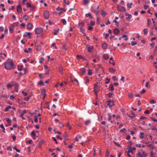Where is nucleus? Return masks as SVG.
Here are the masks:
<instances>
[{"instance_id": "1", "label": "nucleus", "mask_w": 157, "mask_h": 157, "mask_svg": "<svg viewBox=\"0 0 157 157\" xmlns=\"http://www.w3.org/2000/svg\"><path fill=\"white\" fill-rule=\"evenodd\" d=\"M5 68L6 70H10L13 67V63L11 61L6 62L4 63Z\"/></svg>"}, {"instance_id": "2", "label": "nucleus", "mask_w": 157, "mask_h": 157, "mask_svg": "<svg viewBox=\"0 0 157 157\" xmlns=\"http://www.w3.org/2000/svg\"><path fill=\"white\" fill-rule=\"evenodd\" d=\"M43 32V29L41 28H37L35 30V32L36 34H40Z\"/></svg>"}, {"instance_id": "3", "label": "nucleus", "mask_w": 157, "mask_h": 157, "mask_svg": "<svg viewBox=\"0 0 157 157\" xmlns=\"http://www.w3.org/2000/svg\"><path fill=\"white\" fill-rule=\"evenodd\" d=\"M107 105L109 108H111L113 105H114L113 101L111 100H109L107 102Z\"/></svg>"}, {"instance_id": "4", "label": "nucleus", "mask_w": 157, "mask_h": 157, "mask_svg": "<svg viewBox=\"0 0 157 157\" xmlns=\"http://www.w3.org/2000/svg\"><path fill=\"white\" fill-rule=\"evenodd\" d=\"M117 9L119 11L121 12L125 11L124 7H122L121 6H118L117 7Z\"/></svg>"}, {"instance_id": "5", "label": "nucleus", "mask_w": 157, "mask_h": 157, "mask_svg": "<svg viewBox=\"0 0 157 157\" xmlns=\"http://www.w3.org/2000/svg\"><path fill=\"white\" fill-rule=\"evenodd\" d=\"M44 16L46 19L48 18L49 17V13L47 11H45L44 13Z\"/></svg>"}, {"instance_id": "6", "label": "nucleus", "mask_w": 157, "mask_h": 157, "mask_svg": "<svg viewBox=\"0 0 157 157\" xmlns=\"http://www.w3.org/2000/svg\"><path fill=\"white\" fill-rule=\"evenodd\" d=\"M138 155L140 156V157H146L147 155L145 153L144 151H143L142 154H141L139 152Z\"/></svg>"}, {"instance_id": "7", "label": "nucleus", "mask_w": 157, "mask_h": 157, "mask_svg": "<svg viewBox=\"0 0 157 157\" xmlns=\"http://www.w3.org/2000/svg\"><path fill=\"white\" fill-rule=\"evenodd\" d=\"M27 27L28 29L30 30L33 28V25L31 23H28L27 25Z\"/></svg>"}, {"instance_id": "8", "label": "nucleus", "mask_w": 157, "mask_h": 157, "mask_svg": "<svg viewBox=\"0 0 157 157\" xmlns=\"http://www.w3.org/2000/svg\"><path fill=\"white\" fill-rule=\"evenodd\" d=\"M22 9L20 5H18L17 7V12L19 13H21Z\"/></svg>"}, {"instance_id": "9", "label": "nucleus", "mask_w": 157, "mask_h": 157, "mask_svg": "<svg viewBox=\"0 0 157 157\" xmlns=\"http://www.w3.org/2000/svg\"><path fill=\"white\" fill-rule=\"evenodd\" d=\"M31 35V33L25 32L24 33L23 36H29V38H31V36L30 35Z\"/></svg>"}, {"instance_id": "10", "label": "nucleus", "mask_w": 157, "mask_h": 157, "mask_svg": "<svg viewBox=\"0 0 157 157\" xmlns=\"http://www.w3.org/2000/svg\"><path fill=\"white\" fill-rule=\"evenodd\" d=\"M79 28H82L84 26V23L83 21L79 22L78 24Z\"/></svg>"}, {"instance_id": "11", "label": "nucleus", "mask_w": 157, "mask_h": 157, "mask_svg": "<svg viewBox=\"0 0 157 157\" xmlns=\"http://www.w3.org/2000/svg\"><path fill=\"white\" fill-rule=\"evenodd\" d=\"M93 47V46H89L87 48V51L88 52L91 53L92 52Z\"/></svg>"}, {"instance_id": "12", "label": "nucleus", "mask_w": 157, "mask_h": 157, "mask_svg": "<svg viewBox=\"0 0 157 157\" xmlns=\"http://www.w3.org/2000/svg\"><path fill=\"white\" fill-rule=\"evenodd\" d=\"M109 71L111 73H115L116 71V70L114 69L112 67H110L109 69Z\"/></svg>"}, {"instance_id": "13", "label": "nucleus", "mask_w": 157, "mask_h": 157, "mask_svg": "<svg viewBox=\"0 0 157 157\" xmlns=\"http://www.w3.org/2000/svg\"><path fill=\"white\" fill-rule=\"evenodd\" d=\"M26 110L24 109L23 110V112L21 113V114L20 115V117H21L23 119H25L24 118V117H23V116L24 114L26 113Z\"/></svg>"}, {"instance_id": "14", "label": "nucleus", "mask_w": 157, "mask_h": 157, "mask_svg": "<svg viewBox=\"0 0 157 157\" xmlns=\"http://www.w3.org/2000/svg\"><path fill=\"white\" fill-rule=\"evenodd\" d=\"M113 31L114 34L116 35L120 33V30L117 28L115 29Z\"/></svg>"}, {"instance_id": "15", "label": "nucleus", "mask_w": 157, "mask_h": 157, "mask_svg": "<svg viewBox=\"0 0 157 157\" xmlns=\"http://www.w3.org/2000/svg\"><path fill=\"white\" fill-rule=\"evenodd\" d=\"M103 59L105 60H107L109 58V56L107 54H104L103 55Z\"/></svg>"}, {"instance_id": "16", "label": "nucleus", "mask_w": 157, "mask_h": 157, "mask_svg": "<svg viewBox=\"0 0 157 157\" xmlns=\"http://www.w3.org/2000/svg\"><path fill=\"white\" fill-rule=\"evenodd\" d=\"M14 85H15L14 90L16 92H17L18 91V87H19V86L16 84H15Z\"/></svg>"}, {"instance_id": "17", "label": "nucleus", "mask_w": 157, "mask_h": 157, "mask_svg": "<svg viewBox=\"0 0 157 157\" xmlns=\"http://www.w3.org/2000/svg\"><path fill=\"white\" fill-rule=\"evenodd\" d=\"M58 69L59 72L61 73H62L63 71V67L61 66L60 65L59 66Z\"/></svg>"}, {"instance_id": "18", "label": "nucleus", "mask_w": 157, "mask_h": 157, "mask_svg": "<svg viewBox=\"0 0 157 157\" xmlns=\"http://www.w3.org/2000/svg\"><path fill=\"white\" fill-rule=\"evenodd\" d=\"M23 67V65H18L17 66V70L18 71H21L22 70Z\"/></svg>"}, {"instance_id": "19", "label": "nucleus", "mask_w": 157, "mask_h": 157, "mask_svg": "<svg viewBox=\"0 0 157 157\" xmlns=\"http://www.w3.org/2000/svg\"><path fill=\"white\" fill-rule=\"evenodd\" d=\"M81 74L83 75L86 72L85 68L84 67L82 68L81 69Z\"/></svg>"}, {"instance_id": "20", "label": "nucleus", "mask_w": 157, "mask_h": 157, "mask_svg": "<svg viewBox=\"0 0 157 157\" xmlns=\"http://www.w3.org/2000/svg\"><path fill=\"white\" fill-rule=\"evenodd\" d=\"M102 48L103 49H106L107 47V44L106 43H103L102 44Z\"/></svg>"}, {"instance_id": "21", "label": "nucleus", "mask_w": 157, "mask_h": 157, "mask_svg": "<svg viewBox=\"0 0 157 157\" xmlns=\"http://www.w3.org/2000/svg\"><path fill=\"white\" fill-rule=\"evenodd\" d=\"M80 31L83 34H85V30L82 28H79Z\"/></svg>"}, {"instance_id": "22", "label": "nucleus", "mask_w": 157, "mask_h": 157, "mask_svg": "<svg viewBox=\"0 0 157 157\" xmlns=\"http://www.w3.org/2000/svg\"><path fill=\"white\" fill-rule=\"evenodd\" d=\"M109 90L111 91L114 90L113 86V84H111L109 86Z\"/></svg>"}, {"instance_id": "23", "label": "nucleus", "mask_w": 157, "mask_h": 157, "mask_svg": "<svg viewBox=\"0 0 157 157\" xmlns=\"http://www.w3.org/2000/svg\"><path fill=\"white\" fill-rule=\"evenodd\" d=\"M59 29H57V30H54V34L55 35H57L58 34V33L59 32Z\"/></svg>"}, {"instance_id": "24", "label": "nucleus", "mask_w": 157, "mask_h": 157, "mask_svg": "<svg viewBox=\"0 0 157 157\" xmlns=\"http://www.w3.org/2000/svg\"><path fill=\"white\" fill-rule=\"evenodd\" d=\"M63 136L65 140L68 139L67 138V135L66 132H65L64 133H63Z\"/></svg>"}, {"instance_id": "25", "label": "nucleus", "mask_w": 157, "mask_h": 157, "mask_svg": "<svg viewBox=\"0 0 157 157\" xmlns=\"http://www.w3.org/2000/svg\"><path fill=\"white\" fill-rule=\"evenodd\" d=\"M11 107L10 105H8L5 108V111L7 112L9 111V109H11Z\"/></svg>"}, {"instance_id": "26", "label": "nucleus", "mask_w": 157, "mask_h": 157, "mask_svg": "<svg viewBox=\"0 0 157 157\" xmlns=\"http://www.w3.org/2000/svg\"><path fill=\"white\" fill-rule=\"evenodd\" d=\"M36 49L38 51L40 50L41 49V45L40 44L38 45Z\"/></svg>"}, {"instance_id": "27", "label": "nucleus", "mask_w": 157, "mask_h": 157, "mask_svg": "<svg viewBox=\"0 0 157 157\" xmlns=\"http://www.w3.org/2000/svg\"><path fill=\"white\" fill-rule=\"evenodd\" d=\"M13 26L10 27L9 28V31L11 33H12L13 31Z\"/></svg>"}, {"instance_id": "28", "label": "nucleus", "mask_w": 157, "mask_h": 157, "mask_svg": "<svg viewBox=\"0 0 157 157\" xmlns=\"http://www.w3.org/2000/svg\"><path fill=\"white\" fill-rule=\"evenodd\" d=\"M63 2L67 5H69L70 4L68 0H63Z\"/></svg>"}, {"instance_id": "29", "label": "nucleus", "mask_w": 157, "mask_h": 157, "mask_svg": "<svg viewBox=\"0 0 157 157\" xmlns=\"http://www.w3.org/2000/svg\"><path fill=\"white\" fill-rule=\"evenodd\" d=\"M128 97L130 98H132L133 97V95L132 93H129L128 94Z\"/></svg>"}, {"instance_id": "30", "label": "nucleus", "mask_w": 157, "mask_h": 157, "mask_svg": "<svg viewBox=\"0 0 157 157\" xmlns=\"http://www.w3.org/2000/svg\"><path fill=\"white\" fill-rule=\"evenodd\" d=\"M61 21L63 23L64 25H65L66 24L67 22L65 19H63L62 20H61Z\"/></svg>"}, {"instance_id": "31", "label": "nucleus", "mask_w": 157, "mask_h": 157, "mask_svg": "<svg viewBox=\"0 0 157 157\" xmlns=\"http://www.w3.org/2000/svg\"><path fill=\"white\" fill-rule=\"evenodd\" d=\"M140 138L141 139H143L144 138V132H140Z\"/></svg>"}, {"instance_id": "32", "label": "nucleus", "mask_w": 157, "mask_h": 157, "mask_svg": "<svg viewBox=\"0 0 157 157\" xmlns=\"http://www.w3.org/2000/svg\"><path fill=\"white\" fill-rule=\"evenodd\" d=\"M31 50H32L31 48H28V50H27L26 49H25L24 52H25L28 53L29 51Z\"/></svg>"}, {"instance_id": "33", "label": "nucleus", "mask_w": 157, "mask_h": 157, "mask_svg": "<svg viewBox=\"0 0 157 157\" xmlns=\"http://www.w3.org/2000/svg\"><path fill=\"white\" fill-rule=\"evenodd\" d=\"M90 123V120H87L85 121V124L86 125H88Z\"/></svg>"}, {"instance_id": "34", "label": "nucleus", "mask_w": 157, "mask_h": 157, "mask_svg": "<svg viewBox=\"0 0 157 157\" xmlns=\"http://www.w3.org/2000/svg\"><path fill=\"white\" fill-rule=\"evenodd\" d=\"M89 16L92 19L93 18V17L91 16V14L90 13H88V14H86V17H88V16Z\"/></svg>"}, {"instance_id": "35", "label": "nucleus", "mask_w": 157, "mask_h": 157, "mask_svg": "<svg viewBox=\"0 0 157 157\" xmlns=\"http://www.w3.org/2000/svg\"><path fill=\"white\" fill-rule=\"evenodd\" d=\"M91 70V69H89L88 70V75L90 76L92 75Z\"/></svg>"}, {"instance_id": "36", "label": "nucleus", "mask_w": 157, "mask_h": 157, "mask_svg": "<svg viewBox=\"0 0 157 157\" xmlns=\"http://www.w3.org/2000/svg\"><path fill=\"white\" fill-rule=\"evenodd\" d=\"M24 19L26 21L27 20L29 19V16L27 15H25L23 16Z\"/></svg>"}, {"instance_id": "37", "label": "nucleus", "mask_w": 157, "mask_h": 157, "mask_svg": "<svg viewBox=\"0 0 157 157\" xmlns=\"http://www.w3.org/2000/svg\"><path fill=\"white\" fill-rule=\"evenodd\" d=\"M137 44V43L136 42L132 41L131 42V44L133 46Z\"/></svg>"}, {"instance_id": "38", "label": "nucleus", "mask_w": 157, "mask_h": 157, "mask_svg": "<svg viewBox=\"0 0 157 157\" xmlns=\"http://www.w3.org/2000/svg\"><path fill=\"white\" fill-rule=\"evenodd\" d=\"M19 25V23L18 22H15L13 23L12 26H17Z\"/></svg>"}, {"instance_id": "39", "label": "nucleus", "mask_w": 157, "mask_h": 157, "mask_svg": "<svg viewBox=\"0 0 157 157\" xmlns=\"http://www.w3.org/2000/svg\"><path fill=\"white\" fill-rule=\"evenodd\" d=\"M31 4L29 2H27L26 3V7H31Z\"/></svg>"}, {"instance_id": "40", "label": "nucleus", "mask_w": 157, "mask_h": 157, "mask_svg": "<svg viewBox=\"0 0 157 157\" xmlns=\"http://www.w3.org/2000/svg\"><path fill=\"white\" fill-rule=\"evenodd\" d=\"M84 4H86L89 3L90 1L88 0H83Z\"/></svg>"}, {"instance_id": "41", "label": "nucleus", "mask_w": 157, "mask_h": 157, "mask_svg": "<svg viewBox=\"0 0 157 157\" xmlns=\"http://www.w3.org/2000/svg\"><path fill=\"white\" fill-rule=\"evenodd\" d=\"M38 85H44V84L42 81H40L38 82Z\"/></svg>"}, {"instance_id": "42", "label": "nucleus", "mask_w": 157, "mask_h": 157, "mask_svg": "<svg viewBox=\"0 0 157 157\" xmlns=\"http://www.w3.org/2000/svg\"><path fill=\"white\" fill-rule=\"evenodd\" d=\"M101 14L103 17H104L106 14V13L103 10H102L101 12Z\"/></svg>"}, {"instance_id": "43", "label": "nucleus", "mask_w": 157, "mask_h": 157, "mask_svg": "<svg viewBox=\"0 0 157 157\" xmlns=\"http://www.w3.org/2000/svg\"><path fill=\"white\" fill-rule=\"evenodd\" d=\"M143 31L144 32V34L146 35L147 34V29H144Z\"/></svg>"}, {"instance_id": "44", "label": "nucleus", "mask_w": 157, "mask_h": 157, "mask_svg": "<svg viewBox=\"0 0 157 157\" xmlns=\"http://www.w3.org/2000/svg\"><path fill=\"white\" fill-rule=\"evenodd\" d=\"M94 12L96 15H98L99 13V10H94Z\"/></svg>"}, {"instance_id": "45", "label": "nucleus", "mask_w": 157, "mask_h": 157, "mask_svg": "<svg viewBox=\"0 0 157 157\" xmlns=\"http://www.w3.org/2000/svg\"><path fill=\"white\" fill-rule=\"evenodd\" d=\"M77 58L78 59H83V57L81 56L78 55L77 56Z\"/></svg>"}, {"instance_id": "46", "label": "nucleus", "mask_w": 157, "mask_h": 157, "mask_svg": "<svg viewBox=\"0 0 157 157\" xmlns=\"http://www.w3.org/2000/svg\"><path fill=\"white\" fill-rule=\"evenodd\" d=\"M30 97H27L24 98V100L25 101H27L29 100Z\"/></svg>"}, {"instance_id": "47", "label": "nucleus", "mask_w": 157, "mask_h": 157, "mask_svg": "<svg viewBox=\"0 0 157 157\" xmlns=\"http://www.w3.org/2000/svg\"><path fill=\"white\" fill-rule=\"evenodd\" d=\"M85 82H88L89 81V79L87 76H86L85 78Z\"/></svg>"}, {"instance_id": "48", "label": "nucleus", "mask_w": 157, "mask_h": 157, "mask_svg": "<svg viewBox=\"0 0 157 157\" xmlns=\"http://www.w3.org/2000/svg\"><path fill=\"white\" fill-rule=\"evenodd\" d=\"M38 120L37 118V116H34V121L36 123H37L38 122Z\"/></svg>"}, {"instance_id": "49", "label": "nucleus", "mask_w": 157, "mask_h": 157, "mask_svg": "<svg viewBox=\"0 0 157 157\" xmlns=\"http://www.w3.org/2000/svg\"><path fill=\"white\" fill-rule=\"evenodd\" d=\"M109 155V153L108 151H107L105 153V156L106 157H108Z\"/></svg>"}, {"instance_id": "50", "label": "nucleus", "mask_w": 157, "mask_h": 157, "mask_svg": "<svg viewBox=\"0 0 157 157\" xmlns=\"http://www.w3.org/2000/svg\"><path fill=\"white\" fill-rule=\"evenodd\" d=\"M156 102V101L154 100H152L150 101V103L151 104H155Z\"/></svg>"}, {"instance_id": "51", "label": "nucleus", "mask_w": 157, "mask_h": 157, "mask_svg": "<svg viewBox=\"0 0 157 157\" xmlns=\"http://www.w3.org/2000/svg\"><path fill=\"white\" fill-rule=\"evenodd\" d=\"M150 153H151V155H151V156L152 157H154L155 153L153 152V151H151Z\"/></svg>"}, {"instance_id": "52", "label": "nucleus", "mask_w": 157, "mask_h": 157, "mask_svg": "<svg viewBox=\"0 0 157 157\" xmlns=\"http://www.w3.org/2000/svg\"><path fill=\"white\" fill-rule=\"evenodd\" d=\"M97 22L98 24H99L100 23V19L98 17H97Z\"/></svg>"}, {"instance_id": "53", "label": "nucleus", "mask_w": 157, "mask_h": 157, "mask_svg": "<svg viewBox=\"0 0 157 157\" xmlns=\"http://www.w3.org/2000/svg\"><path fill=\"white\" fill-rule=\"evenodd\" d=\"M7 86L8 88H10L12 87V86L10 83H8L7 84Z\"/></svg>"}, {"instance_id": "54", "label": "nucleus", "mask_w": 157, "mask_h": 157, "mask_svg": "<svg viewBox=\"0 0 157 157\" xmlns=\"http://www.w3.org/2000/svg\"><path fill=\"white\" fill-rule=\"evenodd\" d=\"M31 136H35L36 134L35 133V132L34 131H33L31 133Z\"/></svg>"}, {"instance_id": "55", "label": "nucleus", "mask_w": 157, "mask_h": 157, "mask_svg": "<svg viewBox=\"0 0 157 157\" xmlns=\"http://www.w3.org/2000/svg\"><path fill=\"white\" fill-rule=\"evenodd\" d=\"M104 35H105V38H107L108 36H109V34L108 33L105 34V33H103Z\"/></svg>"}, {"instance_id": "56", "label": "nucleus", "mask_w": 157, "mask_h": 157, "mask_svg": "<svg viewBox=\"0 0 157 157\" xmlns=\"http://www.w3.org/2000/svg\"><path fill=\"white\" fill-rule=\"evenodd\" d=\"M132 3H130V5L129 3H128L127 4V6L128 7H129L130 8H132Z\"/></svg>"}, {"instance_id": "57", "label": "nucleus", "mask_w": 157, "mask_h": 157, "mask_svg": "<svg viewBox=\"0 0 157 157\" xmlns=\"http://www.w3.org/2000/svg\"><path fill=\"white\" fill-rule=\"evenodd\" d=\"M146 90L144 89H143L140 92V94H144Z\"/></svg>"}, {"instance_id": "58", "label": "nucleus", "mask_w": 157, "mask_h": 157, "mask_svg": "<svg viewBox=\"0 0 157 157\" xmlns=\"http://www.w3.org/2000/svg\"><path fill=\"white\" fill-rule=\"evenodd\" d=\"M90 24L91 26H94L95 24V22L92 21L90 22Z\"/></svg>"}, {"instance_id": "59", "label": "nucleus", "mask_w": 157, "mask_h": 157, "mask_svg": "<svg viewBox=\"0 0 157 157\" xmlns=\"http://www.w3.org/2000/svg\"><path fill=\"white\" fill-rule=\"evenodd\" d=\"M6 121L10 124H11V121L8 118H6Z\"/></svg>"}, {"instance_id": "60", "label": "nucleus", "mask_w": 157, "mask_h": 157, "mask_svg": "<svg viewBox=\"0 0 157 157\" xmlns=\"http://www.w3.org/2000/svg\"><path fill=\"white\" fill-rule=\"evenodd\" d=\"M29 59H28L27 60L25 59H23L22 60V61L24 63H26L27 62V61H28Z\"/></svg>"}, {"instance_id": "61", "label": "nucleus", "mask_w": 157, "mask_h": 157, "mask_svg": "<svg viewBox=\"0 0 157 157\" xmlns=\"http://www.w3.org/2000/svg\"><path fill=\"white\" fill-rule=\"evenodd\" d=\"M6 149H7V150H10V151H12V148L10 146L8 147Z\"/></svg>"}, {"instance_id": "62", "label": "nucleus", "mask_w": 157, "mask_h": 157, "mask_svg": "<svg viewBox=\"0 0 157 157\" xmlns=\"http://www.w3.org/2000/svg\"><path fill=\"white\" fill-rule=\"evenodd\" d=\"M61 10H60V11H61V12H66V10H65V9L64 8H61Z\"/></svg>"}, {"instance_id": "63", "label": "nucleus", "mask_w": 157, "mask_h": 157, "mask_svg": "<svg viewBox=\"0 0 157 157\" xmlns=\"http://www.w3.org/2000/svg\"><path fill=\"white\" fill-rule=\"evenodd\" d=\"M13 149L15 150L17 152H20V150L19 149H17L16 147H14L13 148Z\"/></svg>"}, {"instance_id": "64", "label": "nucleus", "mask_w": 157, "mask_h": 157, "mask_svg": "<svg viewBox=\"0 0 157 157\" xmlns=\"http://www.w3.org/2000/svg\"><path fill=\"white\" fill-rule=\"evenodd\" d=\"M149 7V6L147 5H144V8L146 10L147 8H148Z\"/></svg>"}]
</instances>
